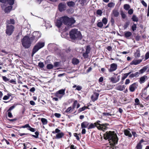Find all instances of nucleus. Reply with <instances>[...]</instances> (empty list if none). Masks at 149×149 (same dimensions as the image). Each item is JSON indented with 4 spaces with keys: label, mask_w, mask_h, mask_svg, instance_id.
<instances>
[{
    "label": "nucleus",
    "mask_w": 149,
    "mask_h": 149,
    "mask_svg": "<svg viewBox=\"0 0 149 149\" xmlns=\"http://www.w3.org/2000/svg\"><path fill=\"white\" fill-rule=\"evenodd\" d=\"M2 77L3 80L5 82H7L9 80L7 78V77L5 76H3Z\"/></svg>",
    "instance_id": "obj_50"
},
{
    "label": "nucleus",
    "mask_w": 149,
    "mask_h": 149,
    "mask_svg": "<svg viewBox=\"0 0 149 149\" xmlns=\"http://www.w3.org/2000/svg\"><path fill=\"white\" fill-rule=\"evenodd\" d=\"M7 22L9 24H15V20L14 19H10V20H8L7 21Z\"/></svg>",
    "instance_id": "obj_29"
},
{
    "label": "nucleus",
    "mask_w": 149,
    "mask_h": 149,
    "mask_svg": "<svg viewBox=\"0 0 149 149\" xmlns=\"http://www.w3.org/2000/svg\"><path fill=\"white\" fill-rule=\"evenodd\" d=\"M99 126H100L99 125H96V124L94 123H91L90 124H89V125H88V130L93 128L95 127H96L97 128H99Z\"/></svg>",
    "instance_id": "obj_21"
},
{
    "label": "nucleus",
    "mask_w": 149,
    "mask_h": 149,
    "mask_svg": "<svg viewBox=\"0 0 149 149\" xmlns=\"http://www.w3.org/2000/svg\"><path fill=\"white\" fill-rule=\"evenodd\" d=\"M115 88L117 90L122 91L125 89V86L124 85H119L117 84Z\"/></svg>",
    "instance_id": "obj_16"
},
{
    "label": "nucleus",
    "mask_w": 149,
    "mask_h": 149,
    "mask_svg": "<svg viewBox=\"0 0 149 149\" xmlns=\"http://www.w3.org/2000/svg\"><path fill=\"white\" fill-rule=\"evenodd\" d=\"M142 61L141 59L134 60L130 63L131 65H137L139 64Z\"/></svg>",
    "instance_id": "obj_19"
},
{
    "label": "nucleus",
    "mask_w": 149,
    "mask_h": 149,
    "mask_svg": "<svg viewBox=\"0 0 149 149\" xmlns=\"http://www.w3.org/2000/svg\"><path fill=\"white\" fill-rule=\"evenodd\" d=\"M36 135H32V136L36 138H37L38 137L39 132H36L35 133Z\"/></svg>",
    "instance_id": "obj_43"
},
{
    "label": "nucleus",
    "mask_w": 149,
    "mask_h": 149,
    "mask_svg": "<svg viewBox=\"0 0 149 149\" xmlns=\"http://www.w3.org/2000/svg\"><path fill=\"white\" fill-rule=\"evenodd\" d=\"M72 63L74 65H76L79 63L78 59L76 58H73L72 60Z\"/></svg>",
    "instance_id": "obj_26"
},
{
    "label": "nucleus",
    "mask_w": 149,
    "mask_h": 149,
    "mask_svg": "<svg viewBox=\"0 0 149 149\" xmlns=\"http://www.w3.org/2000/svg\"><path fill=\"white\" fill-rule=\"evenodd\" d=\"M45 45V42L44 41H40L38 42L33 48L32 56H33L39 49L43 47Z\"/></svg>",
    "instance_id": "obj_6"
},
{
    "label": "nucleus",
    "mask_w": 149,
    "mask_h": 149,
    "mask_svg": "<svg viewBox=\"0 0 149 149\" xmlns=\"http://www.w3.org/2000/svg\"><path fill=\"white\" fill-rule=\"evenodd\" d=\"M85 128H81L82 130L81 131V134H86V130Z\"/></svg>",
    "instance_id": "obj_59"
},
{
    "label": "nucleus",
    "mask_w": 149,
    "mask_h": 149,
    "mask_svg": "<svg viewBox=\"0 0 149 149\" xmlns=\"http://www.w3.org/2000/svg\"><path fill=\"white\" fill-rule=\"evenodd\" d=\"M63 23L68 27H72V25L75 22V20L72 18H69L67 16H64L61 17Z\"/></svg>",
    "instance_id": "obj_4"
},
{
    "label": "nucleus",
    "mask_w": 149,
    "mask_h": 149,
    "mask_svg": "<svg viewBox=\"0 0 149 149\" xmlns=\"http://www.w3.org/2000/svg\"><path fill=\"white\" fill-rule=\"evenodd\" d=\"M135 57H139L140 56V52L138 50L135 52L134 54Z\"/></svg>",
    "instance_id": "obj_33"
},
{
    "label": "nucleus",
    "mask_w": 149,
    "mask_h": 149,
    "mask_svg": "<svg viewBox=\"0 0 149 149\" xmlns=\"http://www.w3.org/2000/svg\"><path fill=\"white\" fill-rule=\"evenodd\" d=\"M55 95L56 97L60 99H61L63 96L57 92L55 93Z\"/></svg>",
    "instance_id": "obj_30"
},
{
    "label": "nucleus",
    "mask_w": 149,
    "mask_h": 149,
    "mask_svg": "<svg viewBox=\"0 0 149 149\" xmlns=\"http://www.w3.org/2000/svg\"><path fill=\"white\" fill-rule=\"evenodd\" d=\"M38 66L40 68H43L44 66V64L43 63L40 62L38 63Z\"/></svg>",
    "instance_id": "obj_49"
},
{
    "label": "nucleus",
    "mask_w": 149,
    "mask_h": 149,
    "mask_svg": "<svg viewBox=\"0 0 149 149\" xmlns=\"http://www.w3.org/2000/svg\"><path fill=\"white\" fill-rule=\"evenodd\" d=\"M69 34L70 37L72 40H80L82 38L80 32L76 29H72L70 31Z\"/></svg>",
    "instance_id": "obj_3"
},
{
    "label": "nucleus",
    "mask_w": 149,
    "mask_h": 149,
    "mask_svg": "<svg viewBox=\"0 0 149 149\" xmlns=\"http://www.w3.org/2000/svg\"><path fill=\"white\" fill-rule=\"evenodd\" d=\"M41 121L43 125H46L47 124V121L46 119L44 118H42L41 119Z\"/></svg>",
    "instance_id": "obj_31"
},
{
    "label": "nucleus",
    "mask_w": 149,
    "mask_h": 149,
    "mask_svg": "<svg viewBox=\"0 0 149 149\" xmlns=\"http://www.w3.org/2000/svg\"><path fill=\"white\" fill-rule=\"evenodd\" d=\"M54 67H58L59 66V63L58 62H55L54 63Z\"/></svg>",
    "instance_id": "obj_48"
},
{
    "label": "nucleus",
    "mask_w": 149,
    "mask_h": 149,
    "mask_svg": "<svg viewBox=\"0 0 149 149\" xmlns=\"http://www.w3.org/2000/svg\"><path fill=\"white\" fill-rule=\"evenodd\" d=\"M0 2L3 3L1 7L6 13H9L12 8V6L15 2V0H0Z\"/></svg>",
    "instance_id": "obj_2"
},
{
    "label": "nucleus",
    "mask_w": 149,
    "mask_h": 149,
    "mask_svg": "<svg viewBox=\"0 0 149 149\" xmlns=\"http://www.w3.org/2000/svg\"><path fill=\"white\" fill-rule=\"evenodd\" d=\"M124 134L127 136H128L129 137L131 138L132 135L130 132L127 130H125L124 131Z\"/></svg>",
    "instance_id": "obj_22"
},
{
    "label": "nucleus",
    "mask_w": 149,
    "mask_h": 149,
    "mask_svg": "<svg viewBox=\"0 0 149 149\" xmlns=\"http://www.w3.org/2000/svg\"><path fill=\"white\" fill-rule=\"evenodd\" d=\"M74 136L76 137V139L77 140H79L80 138L78 135V134L77 133H74Z\"/></svg>",
    "instance_id": "obj_54"
},
{
    "label": "nucleus",
    "mask_w": 149,
    "mask_h": 149,
    "mask_svg": "<svg viewBox=\"0 0 149 149\" xmlns=\"http://www.w3.org/2000/svg\"><path fill=\"white\" fill-rule=\"evenodd\" d=\"M149 58V52H147L145 55V58L146 60Z\"/></svg>",
    "instance_id": "obj_58"
},
{
    "label": "nucleus",
    "mask_w": 149,
    "mask_h": 149,
    "mask_svg": "<svg viewBox=\"0 0 149 149\" xmlns=\"http://www.w3.org/2000/svg\"><path fill=\"white\" fill-rule=\"evenodd\" d=\"M45 26L46 28H51L52 27V25L50 24V22L49 21L46 22H45Z\"/></svg>",
    "instance_id": "obj_28"
},
{
    "label": "nucleus",
    "mask_w": 149,
    "mask_h": 149,
    "mask_svg": "<svg viewBox=\"0 0 149 149\" xmlns=\"http://www.w3.org/2000/svg\"><path fill=\"white\" fill-rule=\"evenodd\" d=\"M113 14L115 17H118L119 15V13L116 10H113Z\"/></svg>",
    "instance_id": "obj_34"
},
{
    "label": "nucleus",
    "mask_w": 149,
    "mask_h": 149,
    "mask_svg": "<svg viewBox=\"0 0 149 149\" xmlns=\"http://www.w3.org/2000/svg\"><path fill=\"white\" fill-rule=\"evenodd\" d=\"M120 75L118 76L117 77H111L109 78L111 82L113 83H116L118 82L120 79Z\"/></svg>",
    "instance_id": "obj_11"
},
{
    "label": "nucleus",
    "mask_w": 149,
    "mask_h": 149,
    "mask_svg": "<svg viewBox=\"0 0 149 149\" xmlns=\"http://www.w3.org/2000/svg\"><path fill=\"white\" fill-rule=\"evenodd\" d=\"M32 36L31 37V41L35 40V42L41 37V33L39 31H35L32 33Z\"/></svg>",
    "instance_id": "obj_7"
},
{
    "label": "nucleus",
    "mask_w": 149,
    "mask_h": 149,
    "mask_svg": "<svg viewBox=\"0 0 149 149\" xmlns=\"http://www.w3.org/2000/svg\"><path fill=\"white\" fill-rule=\"evenodd\" d=\"M65 89H62L59 90L57 92L63 96L65 94Z\"/></svg>",
    "instance_id": "obj_25"
},
{
    "label": "nucleus",
    "mask_w": 149,
    "mask_h": 149,
    "mask_svg": "<svg viewBox=\"0 0 149 149\" xmlns=\"http://www.w3.org/2000/svg\"><path fill=\"white\" fill-rule=\"evenodd\" d=\"M102 21L103 24L106 25L107 23L108 20L106 18L104 17L103 18Z\"/></svg>",
    "instance_id": "obj_39"
},
{
    "label": "nucleus",
    "mask_w": 149,
    "mask_h": 149,
    "mask_svg": "<svg viewBox=\"0 0 149 149\" xmlns=\"http://www.w3.org/2000/svg\"><path fill=\"white\" fill-rule=\"evenodd\" d=\"M132 19L133 21L135 22H137L138 21V19L134 15H133L132 17Z\"/></svg>",
    "instance_id": "obj_40"
},
{
    "label": "nucleus",
    "mask_w": 149,
    "mask_h": 149,
    "mask_svg": "<svg viewBox=\"0 0 149 149\" xmlns=\"http://www.w3.org/2000/svg\"><path fill=\"white\" fill-rule=\"evenodd\" d=\"M136 29V25L134 23L132 26V29L133 31H134Z\"/></svg>",
    "instance_id": "obj_36"
},
{
    "label": "nucleus",
    "mask_w": 149,
    "mask_h": 149,
    "mask_svg": "<svg viewBox=\"0 0 149 149\" xmlns=\"http://www.w3.org/2000/svg\"><path fill=\"white\" fill-rule=\"evenodd\" d=\"M130 22H127L124 24L123 27L125 29H126L129 25Z\"/></svg>",
    "instance_id": "obj_45"
},
{
    "label": "nucleus",
    "mask_w": 149,
    "mask_h": 149,
    "mask_svg": "<svg viewBox=\"0 0 149 149\" xmlns=\"http://www.w3.org/2000/svg\"><path fill=\"white\" fill-rule=\"evenodd\" d=\"M133 11L132 9H131L128 11V14L130 15H131L133 13Z\"/></svg>",
    "instance_id": "obj_62"
},
{
    "label": "nucleus",
    "mask_w": 149,
    "mask_h": 149,
    "mask_svg": "<svg viewBox=\"0 0 149 149\" xmlns=\"http://www.w3.org/2000/svg\"><path fill=\"white\" fill-rule=\"evenodd\" d=\"M147 68L146 67H144L143 68L139 70V72L141 73H142L144 72L147 70Z\"/></svg>",
    "instance_id": "obj_38"
},
{
    "label": "nucleus",
    "mask_w": 149,
    "mask_h": 149,
    "mask_svg": "<svg viewBox=\"0 0 149 149\" xmlns=\"http://www.w3.org/2000/svg\"><path fill=\"white\" fill-rule=\"evenodd\" d=\"M97 25L98 27L101 28L102 27L103 25L102 22H99L97 23Z\"/></svg>",
    "instance_id": "obj_41"
},
{
    "label": "nucleus",
    "mask_w": 149,
    "mask_h": 149,
    "mask_svg": "<svg viewBox=\"0 0 149 149\" xmlns=\"http://www.w3.org/2000/svg\"><path fill=\"white\" fill-rule=\"evenodd\" d=\"M54 68V65L51 64H48L47 66V68L48 69H50Z\"/></svg>",
    "instance_id": "obj_35"
},
{
    "label": "nucleus",
    "mask_w": 149,
    "mask_h": 149,
    "mask_svg": "<svg viewBox=\"0 0 149 149\" xmlns=\"http://www.w3.org/2000/svg\"><path fill=\"white\" fill-rule=\"evenodd\" d=\"M148 79L147 76L146 75H144L140 78L139 82L141 84H142L145 82L146 80H147Z\"/></svg>",
    "instance_id": "obj_20"
},
{
    "label": "nucleus",
    "mask_w": 149,
    "mask_h": 149,
    "mask_svg": "<svg viewBox=\"0 0 149 149\" xmlns=\"http://www.w3.org/2000/svg\"><path fill=\"white\" fill-rule=\"evenodd\" d=\"M32 41L31 38L27 36H25L21 40L22 45L25 48H28L30 46Z\"/></svg>",
    "instance_id": "obj_5"
},
{
    "label": "nucleus",
    "mask_w": 149,
    "mask_h": 149,
    "mask_svg": "<svg viewBox=\"0 0 149 149\" xmlns=\"http://www.w3.org/2000/svg\"><path fill=\"white\" fill-rule=\"evenodd\" d=\"M27 130L30 131L32 132H34L35 131V129L31 127L30 126L29 128H27Z\"/></svg>",
    "instance_id": "obj_46"
},
{
    "label": "nucleus",
    "mask_w": 149,
    "mask_h": 149,
    "mask_svg": "<svg viewBox=\"0 0 149 149\" xmlns=\"http://www.w3.org/2000/svg\"><path fill=\"white\" fill-rule=\"evenodd\" d=\"M104 139H108L111 146H114L117 143L118 138L116 134L111 131L107 132L104 134Z\"/></svg>",
    "instance_id": "obj_1"
},
{
    "label": "nucleus",
    "mask_w": 149,
    "mask_h": 149,
    "mask_svg": "<svg viewBox=\"0 0 149 149\" xmlns=\"http://www.w3.org/2000/svg\"><path fill=\"white\" fill-rule=\"evenodd\" d=\"M72 109V108L71 107H69L67 108V109L66 110L65 112L67 113L69 112Z\"/></svg>",
    "instance_id": "obj_60"
},
{
    "label": "nucleus",
    "mask_w": 149,
    "mask_h": 149,
    "mask_svg": "<svg viewBox=\"0 0 149 149\" xmlns=\"http://www.w3.org/2000/svg\"><path fill=\"white\" fill-rule=\"evenodd\" d=\"M131 72H130L124 74L122 75V77L121 79L122 80H124L125 79L127 76L130 75Z\"/></svg>",
    "instance_id": "obj_23"
},
{
    "label": "nucleus",
    "mask_w": 149,
    "mask_h": 149,
    "mask_svg": "<svg viewBox=\"0 0 149 149\" xmlns=\"http://www.w3.org/2000/svg\"><path fill=\"white\" fill-rule=\"evenodd\" d=\"M117 65L116 64L113 63L111 64L110 65V67L109 70V72H112L115 71L117 68Z\"/></svg>",
    "instance_id": "obj_12"
},
{
    "label": "nucleus",
    "mask_w": 149,
    "mask_h": 149,
    "mask_svg": "<svg viewBox=\"0 0 149 149\" xmlns=\"http://www.w3.org/2000/svg\"><path fill=\"white\" fill-rule=\"evenodd\" d=\"M14 29V27L13 25H7L6 29V34L9 36H10L13 32Z\"/></svg>",
    "instance_id": "obj_9"
},
{
    "label": "nucleus",
    "mask_w": 149,
    "mask_h": 149,
    "mask_svg": "<svg viewBox=\"0 0 149 149\" xmlns=\"http://www.w3.org/2000/svg\"><path fill=\"white\" fill-rule=\"evenodd\" d=\"M88 53H86V52L85 53H84L83 54V56L84 57V58H87L88 57Z\"/></svg>",
    "instance_id": "obj_56"
},
{
    "label": "nucleus",
    "mask_w": 149,
    "mask_h": 149,
    "mask_svg": "<svg viewBox=\"0 0 149 149\" xmlns=\"http://www.w3.org/2000/svg\"><path fill=\"white\" fill-rule=\"evenodd\" d=\"M52 133L53 134L57 133L55 136V138L56 139H61L64 135L63 133L61 132V130L57 128L56 129L55 131H53Z\"/></svg>",
    "instance_id": "obj_8"
},
{
    "label": "nucleus",
    "mask_w": 149,
    "mask_h": 149,
    "mask_svg": "<svg viewBox=\"0 0 149 149\" xmlns=\"http://www.w3.org/2000/svg\"><path fill=\"white\" fill-rule=\"evenodd\" d=\"M66 5L63 3H61L58 5V9L60 11H62L65 10Z\"/></svg>",
    "instance_id": "obj_13"
},
{
    "label": "nucleus",
    "mask_w": 149,
    "mask_h": 149,
    "mask_svg": "<svg viewBox=\"0 0 149 149\" xmlns=\"http://www.w3.org/2000/svg\"><path fill=\"white\" fill-rule=\"evenodd\" d=\"M115 5V4L113 2H111L109 3L108 4V6L109 8H112Z\"/></svg>",
    "instance_id": "obj_37"
},
{
    "label": "nucleus",
    "mask_w": 149,
    "mask_h": 149,
    "mask_svg": "<svg viewBox=\"0 0 149 149\" xmlns=\"http://www.w3.org/2000/svg\"><path fill=\"white\" fill-rule=\"evenodd\" d=\"M137 85L136 83H134L130 86L129 87L130 91L131 92H134L137 88Z\"/></svg>",
    "instance_id": "obj_14"
},
{
    "label": "nucleus",
    "mask_w": 149,
    "mask_h": 149,
    "mask_svg": "<svg viewBox=\"0 0 149 149\" xmlns=\"http://www.w3.org/2000/svg\"><path fill=\"white\" fill-rule=\"evenodd\" d=\"M102 13V11L100 10H98L97 11V15L101 16Z\"/></svg>",
    "instance_id": "obj_53"
},
{
    "label": "nucleus",
    "mask_w": 149,
    "mask_h": 149,
    "mask_svg": "<svg viewBox=\"0 0 149 149\" xmlns=\"http://www.w3.org/2000/svg\"><path fill=\"white\" fill-rule=\"evenodd\" d=\"M100 122L99 120L97 121L95 123L96 125H99L100 126H99V128H97L99 130H101L103 131H105L107 128V126L108 125V124L107 123L100 124L99 123Z\"/></svg>",
    "instance_id": "obj_10"
},
{
    "label": "nucleus",
    "mask_w": 149,
    "mask_h": 149,
    "mask_svg": "<svg viewBox=\"0 0 149 149\" xmlns=\"http://www.w3.org/2000/svg\"><path fill=\"white\" fill-rule=\"evenodd\" d=\"M130 82V80L129 79H126L125 82V85H127L129 84Z\"/></svg>",
    "instance_id": "obj_63"
},
{
    "label": "nucleus",
    "mask_w": 149,
    "mask_h": 149,
    "mask_svg": "<svg viewBox=\"0 0 149 149\" xmlns=\"http://www.w3.org/2000/svg\"><path fill=\"white\" fill-rule=\"evenodd\" d=\"M91 50V48L89 46H87L86 47V52L87 53H89Z\"/></svg>",
    "instance_id": "obj_42"
},
{
    "label": "nucleus",
    "mask_w": 149,
    "mask_h": 149,
    "mask_svg": "<svg viewBox=\"0 0 149 149\" xmlns=\"http://www.w3.org/2000/svg\"><path fill=\"white\" fill-rule=\"evenodd\" d=\"M121 15L122 18L124 19L126 17V15L123 12H122L121 13Z\"/></svg>",
    "instance_id": "obj_57"
},
{
    "label": "nucleus",
    "mask_w": 149,
    "mask_h": 149,
    "mask_svg": "<svg viewBox=\"0 0 149 149\" xmlns=\"http://www.w3.org/2000/svg\"><path fill=\"white\" fill-rule=\"evenodd\" d=\"M136 148L137 149H141L142 146L141 143H139L137 144L136 146Z\"/></svg>",
    "instance_id": "obj_44"
},
{
    "label": "nucleus",
    "mask_w": 149,
    "mask_h": 149,
    "mask_svg": "<svg viewBox=\"0 0 149 149\" xmlns=\"http://www.w3.org/2000/svg\"><path fill=\"white\" fill-rule=\"evenodd\" d=\"M77 103V100H75L74 103L73 105V108H74L76 106Z\"/></svg>",
    "instance_id": "obj_55"
},
{
    "label": "nucleus",
    "mask_w": 149,
    "mask_h": 149,
    "mask_svg": "<svg viewBox=\"0 0 149 149\" xmlns=\"http://www.w3.org/2000/svg\"><path fill=\"white\" fill-rule=\"evenodd\" d=\"M86 109V107L84 106L80 108L78 110V111L79 112H81L83 111H84Z\"/></svg>",
    "instance_id": "obj_47"
},
{
    "label": "nucleus",
    "mask_w": 149,
    "mask_h": 149,
    "mask_svg": "<svg viewBox=\"0 0 149 149\" xmlns=\"http://www.w3.org/2000/svg\"><path fill=\"white\" fill-rule=\"evenodd\" d=\"M132 135H133L134 137H137L138 136V135L137 134L136 132L134 131H132Z\"/></svg>",
    "instance_id": "obj_51"
},
{
    "label": "nucleus",
    "mask_w": 149,
    "mask_h": 149,
    "mask_svg": "<svg viewBox=\"0 0 149 149\" xmlns=\"http://www.w3.org/2000/svg\"><path fill=\"white\" fill-rule=\"evenodd\" d=\"M67 4L68 6L69 7H72L75 5V3L72 1H70L68 2Z\"/></svg>",
    "instance_id": "obj_27"
},
{
    "label": "nucleus",
    "mask_w": 149,
    "mask_h": 149,
    "mask_svg": "<svg viewBox=\"0 0 149 149\" xmlns=\"http://www.w3.org/2000/svg\"><path fill=\"white\" fill-rule=\"evenodd\" d=\"M130 8V6L128 4H125L124 5V8L126 10H128Z\"/></svg>",
    "instance_id": "obj_32"
},
{
    "label": "nucleus",
    "mask_w": 149,
    "mask_h": 149,
    "mask_svg": "<svg viewBox=\"0 0 149 149\" xmlns=\"http://www.w3.org/2000/svg\"><path fill=\"white\" fill-rule=\"evenodd\" d=\"M132 35V33L130 31H126L125 32V37L127 38Z\"/></svg>",
    "instance_id": "obj_24"
},
{
    "label": "nucleus",
    "mask_w": 149,
    "mask_h": 149,
    "mask_svg": "<svg viewBox=\"0 0 149 149\" xmlns=\"http://www.w3.org/2000/svg\"><path fill=\"white\" fill-rule=\"evenodd\" d=\"M89 123L86 121H84L81 123V128H86L88 127Z\"/></svg>",
    "instance_id": "obj_17"
},
{
    "label": "nucleus",
    "mask_w": 149,
    "mask_h": 149,
    "mask_svg": "<svg viewBox=\"0 0 149 149\" xmlns=\"http://www.w3.org/2000/svg\"><path fill=\"white\" fill-rule=\"evenodd\" d=\"M99 95L98 93L96 92L94 93L91 97L92 100L93 102H94L97 100L98 99Z\"/></svg>",
    "instance_id": "obj_15"
},
{
    "label": "nucleus",
    "mask_w": 149,
    "mask_h": 149,
    "mask_svg": "<svg viewBox=\"0 0 149 149\" xmlns=\"http://www.w3.org/2000/svg\"><path fill=\"white\" fill-rule=\"evenodd\" d=\"M142 4L144 6L146 7L147 6V4L143 0H142L141 1Z\"/></svg>",
    "instance_id": "obj_64"
},
{
    "label": "nucleus",
    "mask_w": 149,
    "mask_h": 149,
    "mask_svg": "<svg viewBox=\"0 0 149 149\" xmlns=\"http://www.w3.org/2000/svg\"><path fill=\"white\" fill-rule=\"evenodd\" d=\"M61 19V17L57 19L56 22V25L58 28L60 27L62 24L63 21Z\"/></svg>",
    "instance_id": "obj_18"
},
{
    "label": "nucleus",
    "mask_w": 149,
    "mask_h": 149,
    "mask_svg": "<svg viewBox=\"0 0 149 149\" xmlns=\"http://www.w3.org/2000/svg\"><path fill=\"white\" fill-rule=\"evenodd\" d=\"M82 88V87L81 86H77L76 90L78 91H80L81 89Z\"/></svg>",
    "instance_id": "obj_61"
},
{
    "label": "nucleus",
    "mask_w": 149,
    "mask_h": 149,
    "mask_svg": "<svg viewBox=\"0 0 149 149\" xmlns=\"http://www.w3.org/2000/svg\"><path fill=\"white\" fill-rule=\"evenodd\" d=\"M29 127H30L29 125V124H26L25 125L22 126L21 127L23 128H29Z\"/></svg>",
    "instance_id": "obj_52"
}]
</instances>
